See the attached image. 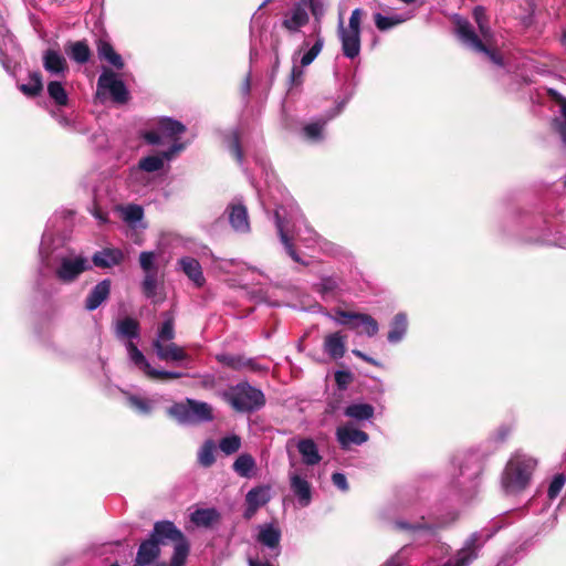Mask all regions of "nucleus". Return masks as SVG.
<instances>
[{
	"mask_svg": "<svg viewBox=\"0 0 566 566\" xmlns=\"http://www.w3.org/2000/svg\"><path fill=\"white\" fill-rule=\"evenodd\" d=\"M291 467L293 468L289 471L291 491L295 495L298 505L306 507L312 502V485L307 481V471L304 469L294 468L293 463H291Z\"/></svg>",
	"mask_w": 566,
	"mask_h": 566,
	"instance_id": "9d476101",
	"label": "nucleus"
},
{
	"mask_svg": "<svg viewBox=\"0 0 566 566\" xmlns=\"http://www.w3.org/2000/svg\"><path fill=\"white\" fill-rule=\"evenodd\" d=\"M97 53L99 59L105 60L115 69L122 70L124 67V61L122 56L114 50L113 45L108 41H98Z\"/></svg>",
	"mask_w": 566,
	"mask_h": 566,
	"instance_id": "72a5a7b5",
	"label": "nucleus"
},
{
	"mask_svg": "<svg viewBox=\"0 0 566 566\" xmlns=\"http://www.w3.org/2000/svg\"><path fill=\"white\" fill-rule=\"evenodd\" d=\"M46 91L49 97L54 102L56 106L67 105L69 95L60 78L56 81H50L48 83Z\"/></svg>",
	"mask_w": 566,
	"mask_h": 566,
	"instance_id": "37998d69",
	"label": "nucleus"
},
{
	"mask_svg": "<svg viewBox=\"0 0 566 566\" xmlns=\"http://www.w3.org/2000/svg\"><path fill=\"white\" fill-rule=\"evenodd\" d=\"M536 460L525 454H515L507 462L502 475V488L505 493L514 494L523 491L530 483Z\"/></svg>",
	"mask_w": 566,
	"mask_h": 566,
	"instance_id": "7ed1b4c3",
	"label": "nucleus"
},
{
	"mask_svg": "<svg viewBox=\"0 0 566 566\" xmlns=\"http://www.w3.org/2000/svg\"><path fill=\"white\" fill-rule=\"evenodd\" d=\"M554 124L562 143L566 146V101L560 106V117L556 118Z\"/></svg>",
	"mask_w": 566,
	"mask_h": 566,
	"instance_id": "6e6d98bb",
	"label": "nucleus"
},
{
	"mask_svg": "<svg viewBox=\"0 0 566 566\" xmlns=\"http://www.w3.org/2000/svg\"><path fill=\"white\" fill-rule=\"evenodd\" d=\"M222 399L235 411L250 413L261 409L265 403L263 392L247 381L231 386L221 392Z\"/></svg>",
	"mask_w": 566,
	"mask_h": 566,
	"instance_id": "20e7f679",
	"label": "nucleus"
},
{
	"mask_svg": "<svg viewBox=\"0 0 566 566\" xmlns=\"http://www.w3.org/2000/svg\"><path fill=\"white\" fill-rule=\"evenodd\" d=\"M168 413L181 424H197L213 419L212 407L203 401L187 398L185 402H176Z\"/></svg>",
	"mask_w": 566,
	"mask_h": 566,
	"instance_id": "423d86ee",
	"label": "nucleus"
},
{
	"mask_svg": "<svg viewBox=\"0 0 566 566\" xmlns=\"http://www.w3.org/2000/svg\"><path fill=\"white\" fill-rule=\"evenodd\" d=\"M407 326L408 322L405 313H398L395 315L390 323V331L387 336L388 342L391 344L399 343L406 335Z\"/></svg>",
	"mask_w": 566,
	"mask_h": 566,
	"instance_id": "c9c22d12",
	"label": "nucleus"
},
{
	"mask_svg": "<svg viewBox=\"0 0 566 566\" xmlns=\"http://www.w3.org/2000/svg\"><path fill=\"white\" fill-rule=\"evenodd\" d=\"M473 18L478 24L480 34L485 42H489L492 38V31L489 27V22L485 15L483 7H475L473 10Z\"/></svg>",
	"mask_w": 566,
	"mask_h": 566,
	"instance_id": "49530a36",
	"label": "nucleus"
},
{
	"mask_svg": "<svg viewBox=\"0 0 566 566\" xmlns=\"http://www.w3.org/2000/svg\"><path fill=\"white\" fill-rule=\"evenodd\" d=\"M217 360L232 369H241L243 367L254 368L251 359H244V357L240 355L221 354L217 356Z\"/></svg>",
	"mask_w": 566,
	"mask_h": 566,
	"instance_id": "a18cd8bd",
	"label": "nucleus"
},
{
	"mask_svg": "<svg viewBox=\"0 0 566 566\" xmlns=\"http://www.w3.org/2000/svg\"><path fill=\"white\" fill-rule=\"evenodd\" d=\"M184 376L182 373L179 371H168V370H159V369H151L149 378L151 379H177L181 378Z\"/></svg>",
	"mask_w": 566,
	"mask_h": 566,
	"instance_id": "052dcab7",
	"label": "nucleus"
},
{
	"mask_svg": "<svg viewBox=\"0 0 566 566\" xmlns=\"http://www.w3.org/2000/svg\"><path fill=\"white\" fill-rule=\"evenodd\" d=\"M300 223V227L297 228V235H301V224L304 226L305 232L308 234L307 238H304V240H312L315 243L319 244L321 249L333 256H340L344 254V249L331 241H327L323 238H321L312 228H310L306 224L305 218L303 214H300L294 223V227H296V223Z\"/></svg>",
	"mask_w": 566,
	"mask_h": 566,
	"instance_id": "412c9836",
	"label": "nucleus"
},
{
	"mask_svg": "<svg viewBox=\"0 0 566 566\" xmlns=\"http://www.w3.org/2000/svg\"><path fill=\"white\" fill-rule=\"evenodd\" d=\"M19 90L29 97L38 96L43 90L42 75L39 72L29 74V82L19 85Z\"/></svg>",
	"mask_w": 566,
	"mask_h": 566,
	"instance_id": "c03bdc74",
	"label": "nucleus"
},
{
	"mask_svg": "<svg viewBox=\"0 0 566 566\" xmlns=\"http://www.w3.org/2000/svg\"><path fill=\"white\" fill-rule=\"evenodd\" d=\"M226 143L229 150L233 154L237 161L242 165L243 164V153L240 146L239 133L237 130H232L227 137Z\"/></svg>",
	"mask_w": 566,
	"mask_h": 566,
	"instance_id": "3c124183",
	"label": "nucleus"
},
{
	"mask_svg": "<svg viewBox=\"0 0 566 566\" xmlns=\"http://www.w3.org/2000/svg\"><path fill=\"white\" fill-rule=\"evenodd\" d=\"M229 222L232 229L239 233L250 232V221L247 207L241 200H233L227 208Z\"/></svg>",
	"mask_w": 566,
	"mask_h": 566,
	"instance_id": "6ab92c4d",
	"label": "nucleus"
},
{
	"mask_svg": "<svg viewBox=\"0 0 566 566\" xmlns=\"http://www.w3.org/2000/svg\"><path fill=\"white\" fill-rule=\"evenodd\" d=\"M65 51L78 64H85L91 57V50L85 41L71 42L65 46Z\"/></svg>",
	"mask_w": 566,
	"mask_h": 566,
	"instance_id": "e433bc0d",
	"label": "nucleus"
},
{
	"mask_svg": "<svg viewBox=\"0 0 566 566\" xmlns=\"http://www.w3.org/2000/svg\"><path fill=\"white\" fill-rule=\"evenodd\" d=\"M3 45L4 46L10 45L12 50L17 49V44L14 42L13 35L8 30H4Z\"/></svg>",
	"mask_w": 566,
	"mask_h": 566,
	"instance_id": "69168bd1",
	"label": "nucleus"
},
{
	"mask_svg": "<svg viewBox=\"0 0 566 566\" xmlns=\"http://www.w3.org/2000/svg\"><path fill=\"white\" fill-rule=\"evenodd\" d=\"M411 18L410 14H392L382 15L381 13L374 14V21L378 30L388 31L394 27H397Z\"/></svg>",
	"mask_w": 566,
	"mask_h": 566,
	"instance_id": "58836bf2",
	"label": "nucleus"
},
{
	"mask_svg": "<svg viewBox=\"0 0 566 566\" xmlns=\"http://www.w3.org/2000/svg\"><path fill=\"white\" fill-rule=\"evenodd\" d=\"M248 566H274L270 559H261L260 557H249Z\"/></svg>",
	"mask_w": 566,
	"mask_h": 566,
	"instance_id": "0e129e2a",
	"label": "nucleus"
},
{
	"mask_svg": "<svg viewBox=\"0 0 566 566\" xmlns=\"http://www.w3.org/2000/svg\"><path fill=\"white\" fill-rule=\"evenodd\" d=\"M216 444L212 440H207L198 452L199 463L206 468L211 467L214 461Z\"/></svg>",
	"mask_w": 566,
	"mask_h": 566,
	"instance_id": "09e8293b",
	"label": "nucleus"
},
{
	"mask_svg": "<svg viewBox=\"0 0 566 566\" xmlns=\"http://www.w3.org/2000/svg\"><path fill=\"white\" fill-rule=\"evenodd\" d=\"M220 513L214 507L197 509L190 514V521L199 527H211L220 521Z\"/></svg>",
	"mask_w": 566,
	"mask_h": 566,
	"instance_id": "2f4dec72",
	"label": "nucleus"
},
{
	"mask_svg": "<svg viewBox=\"0 0 566 566\" xmlns=\"http://www.w3.org/2000/svg\"><path fill=\"white\" fill-rule=\"evenodd\" d=\"M296 448L305 465L314 467L322 461V455L313 439H300L296 443Z\"/></svg>",
	"mask_w": 566,
	"mask_h": 566,
	"instance_id": "cd10ccee",
	"label": "nucleus"
},
{
	"mask_svg": "<svg viewBox=\"0 0 566 566\" xmlns=\"http://www.w3.org/2000/svg\"><path fill=\"white\" fill-rule=\"evenodd\" d=\"M108 92L113 101L119 104L126 103L128 99V91L122 80L108 70H105L97 80V95Z\"/></svg>",
	"mask_w": 566,
	"mask_h": 566,
	"instance_id": "f8f14e48",
	"label": "nucleus"
},
{
	"mask_svg": "<svg viewBox=\"0 0 566 566\" xmlns=\"http://www.w3.org/2000/svg\"><path fill=\"white\" fill-rule=\"evenodd\" d=\"M375 409L369 403H352L344 410V415L355 420H369L374 417Z\"/></svg>",
	"mask_w": 566,
	"mask_h": 566,
	"instance_id": "79ce46f5",
	"label": "nucleus"
},
{
	"mask_svg": "<svg viewBox=\"0 0 566 566\" xmlns=\"http://www.w3.org/2000/svg\"><path fill=\"white\" fill-rule=\"evenodd\" d=\"M368 434L355 428L352 423H346L336 429V439L343 450H349L352 446H361L368 441Z\"/></svg>",
	"mask_w": 566,
	"mask_h": 566,
	"instance_id": "a211bd4d",
	"label": "nucleus"
},
{
	"mask_svg": "<svg viewBox=\"0 0 566 566\" xmlns=\"http://www.w3.org/2000/svg\"><path fill=\"white\" fill-rule=\"evenodd\" d=\"M349 378V374L344 371H337L335 374V379L338 386L344 387L347 384V379Z\"/></svg>",
	"mask_w": 566,
	"mask_h": 566,
	"instance_id": "338daca9",
	"label": "nucleus"
},
{
	"mask_svg": "<svg viewBox=\"0 0 566 566\" xmlns=\"http://www.w3.org/2000/svg\"><path fill=\"white\" fill-rule=\"evenodd\" d=\"M310 21V14L306 11L305 2H295L282 15L281 28L290 34H295L301 31Z\"/></svg>",
	"mask_w": 566,
	"mask_h": 566,
	"instance_id": "ddd939ff",
	"label": "nucleus"
},
{
	"mask_svg": "<svg viewBox=\"0 0 566 566\" xmlns=\"http://www.w3.org/2000/svg\"><path fill=\"white\" fill-rule=\"evenodd\" d=\"M128 402L132 408L136 409L142 415H148L153 410L151 401L138 396H129Z\"/></svg>",
	"mask_w": 566,
	"mask_h": 566,
	"instance_id": "864d4df0",
	"label": "nucleus"
},
{
	"mask_svg": "<svg viewBox=\"0 0 566 566\" xmlns=\"http://www.w3.org/2000/svg\"><path fill=\"white\" fill-rule=\"evenodd\" d=\"M337 34L344 56L350 60L357 57L360 53V33L345 31L344 20L339 17Z\"/></svg>",
	"mask_w": 566,
	"mask_h": 566,
	"instance_id": "f3484780",
	"label": "nucleus"
},
{
	"mask_svg": "<svg viewBox=\"0 0 566 566\" xmlns=\"http://www.w3.org/2000/svg\"><path fill=\"white\" fill-rule=\"evenodd\" d=\"M291 76H292V81L294 83H300L302 81L303 67H301V64L297 62V60H295V62H293Z\"/></svg>",
	"mask_w": 566,
	"mask_h": 566,
	"instance_id": "e2e57ef3",
	"label": "nucleus"
},
{
	"mask_svg": "<svg viewBox=\"0 0 566 566\" xmlns=\"http://www.w3.org/2000/svg\"><path fill=\"white\" fill-rule=\"evenodd\" d=\"M111 293V280L105 279L97 283L93 290L90 292L85 300V308L87 311L96 310Z\"/></svg>",
	"mask_w": 566,
	"mask_h": 566,
	"instance_id": "c85d7f7f",
	"label": "nucleus"
},
{
	"mask_svg": "<svg viewBox=\"0 0 566 566\" xmlns=\"http://www.w3.org/2000/svg\"><path fill=\"white\" fill-rule=\"evenodd\" d=\"M150 538L156 541L157 544H164L166 541H178L186 539L182 532L170 521L156 522L150 535Z\"/></svg>",
	"mask_w": 566,
	"mask_h": 566,
	"instance_id": "aec40b11",
	"label": "nucleus"
},
{
	"mask_svg": "<svg viewBox=\"0 0 566 566\" xmlns=\"http://www.w3.org/2000/svg\"><path fill=\"white\" fill-rule=\"evenodd\" d=\"M363 327V332L369 336H375L379 331L377 321L368 314L357 313L356 318L350 324L352 329H358Z\"/></svg>",
	"mask_w": 566,
	"mask_h": 566,
	"instance_id": "a19ab883",
	"label": "nucleus"
},
{
	"mask_svg": "<svg viewBox=\"0 0 566 566\" xmlns=\"http://www.w3.org/2000/svg\"><path fill=\"white\" fill-rule=\"evenodd\" d=\"M271 500V489L269 485H258L252 488L245 495V505H253L258 509L266 505Z\"/></svg>",
	"mask_w": 566,
	"mask_h": 566,
	"instance_id": "f704fd0d",
	"label": "nucleus"
},
{
	"mask_svg": "<svg viewBox=\"0 0 566 566\" xmlns=\"http://www.w3.org/2000/svg\"><path fill=\"white\" fill-rule=\"evenodd\" d=\"M178 265L195 286L202 287L205 285L206 279L202 273V268L197 259L192 256H182L178 260Z\"/></svg>",
	"mask_w": 566,
	"mask_h": 566,
	"instance_id": "b1692460",
	"label": "nucleus"
},
{
	"mask_svg": "<svg viewBox=\"0 0 566 566\" xmlns=\"http://www.w3.org/2000/svg\"><path fill=\"white\" fill-rule=\"evenodd\" d=\"M48 240L49 234L44 232L40 245L41 262L48 268L54 266L55 276L61 282L71 283L90 269L88 260L81 254L66 250L50 251Z\"/></svg>",
	"mask_w": 566,
	"mask_h": 566,
	"instance_id": "f257e3e1",
	"label": "nucleus"
},
{
	"mask_svg": "<svg viewBox=\"0 0 566 566\" xmlns=\"http://www.w3.org/2000/svg\"><path fill=\"white\" fill-rule=\"evenodd\" d=\"M115 334L118 338L136 339L139 337V323L132 318L125 317L116 322Z\"/></svg>",
	"mask_w": 566,
	"mask_h": 566,
	"instance_id": "473e14b6",
	"label": "nucleus"
},
{
	"mask_svg": "<svg viewBox=\"0 0 566 566\" xmlns=\"http://www.w3.org/2000/svg\"><path fill=\"white\" fill-rule=\"evenodd\" d=\"M323 348L332 359L343 358L346 352V336L340 332L326 335Z\"/></svg>",
	"mask_w": 566,
	"mask_h": 566,
	"instance_id": "a878e982",
	"label": "nucleus"
},
{
	"mask_svg": "<svg viewBox=\"0 0 566 566\" xmlns=\"http://www.w3.org/2000/svg\"><path fill=\"white\" fill-rule=\"evenodd\" d=\"M219 448L226 455L233 454L241 448V438L237 434L223 437L219 441Z\"/></svg>",
	"mask_w": 566,
	"mask_h": 566,
	"instance_id": "8fccbe9b",
	"label": "nucleus"
},
{
	"mask_svg": "<svg viewBox=\"0 0 566 566\" xmlns=\"http://www.w3.org/2000/svg\"><path fill=\"white\" fill-rule=\"evenodd\" d=\"M256 463L253 457L249 453H242L240 454L235 461L233 462V471L242 476V478H250L252 476L254 470H255Z\"/></svg>",
	"mask_w": 566,
	"mask_h": 566,
	"instance_id": "ea45409f",
	"label": "nucleus"
},
{
	"mask_svg": "<svg viewBox=\"0 0 566 566\" xmlns=\"http://www.w3.org/2000/svg\"><path fill=\"white\" fill-rule=\"evenodd\" d=\"M516 562V558H514L512 555L506 554L501 558V560L497 563L496 566H513Z\"/></svg>",
	"mask_w": 566,
	"mask_h": 566,
	"instance_id": "774afa93",
	"label": "nucleus"
},
{
	"mask_svg": "<svg viewBox=\"0 0 566 566\" xmlns=\"http://www.w3.org/2000/svg\"><path fill=\"white\" fill-rule=\"evenodd\" d=\"M347 101L338 103V105L323 118H318L306 124L302 129V135L305 139L312 143L321 142L324 138V128L328 120L336 117L345 107Z\"/></svg>",
	"mask_w": 566,
	"mask_h": 566,
	"instance_id": "4468645a",
	"label": "nucleus"
},
{
	"mask_svg": "<svg viewBox=\"0 0 566 566\" xmlns=\"http://www.w3.org/2000/svg\"><path fill=\"white\" fill-rule=\"evenodd\" d=\"M139 265L144 275L148 273H159L157 265V253L154 251H143L139 254Z\"/></svg>",
	"mask_w": 566,
	"mask_h": 566,
	"instance_id": "de8ad7c7",
	"label": "nucleus"
},
{
	"mask_svg": "<svg viewBox=\"0 0 566 566\" xmlns=\"http://www.w3.org/2000/svg\"><path fill=\"white\" fill-rule=\"evenodd\" d=\"M140 289L146 298L153 302H159L164 300V275L159 273H148L144 275Z\"/></svg>",
	"mask_w": 566,
	"mask_h": 566,
	"instance_id": "4be33fe9",
	"label": "nucleus"
},
{
	"mask_svg": "<svg viewBox=\"0 0 566 566\" xmlns=\"http://www.w3.org/2000/svg\"><path fill=\"white\" fill-rule=\"evenodd\" d=\"M455 34L460 41L473 51L484 53L496 65H502V57L494 51L486 48L483 41L475 33L472 24L464 18L455 14L453 18Z\"/></svg>",
	"mask_w": 566,
	"mask_h": 566,
	"instance_id": "0eeeda50",
	"label": "nucleus"
},
{
	"mask_svg": "<svg viewBox=\"0 0 566 566\" xmlns=\"http://www.w3.org/2000/svg\"><path fill=\"white\" fill-rule=\"evenodd\" d=\"M408 518L401 517L394 521L392 526L397 531L408 532L415 541L428 543L436 538L437 531L441 526L437 523L424 521V515L417 507H406Z\"/></svg>",
	"mask_w": 566,
	"mask_h": 566,
	"instance_id": "39448f33",
	"label": "nucleus"
},
{
	"mask_svg": "<svg viewBox=\"0 0 566 566\" xmlns=\"http://www.w3.org/2000/svg\"><path fill=\"white\" fill-rule=\"evenodd\" d=\"M184 148V144H175L171 145L168 150L163 151L160 155H153L142 158L136 167L130 168L129 176L133 178L140 171L155 172L161 170L165 161L172 159V157Z\"/></svg>",
	"mask_w": 566,
	"mask_h": 566,
	"instance_id": "9b49d317",
	"label": "nucleus"
},
{
	"mask_svg": "<svg viewBox=\"0 0 566 566\" xmlns=\"http://www.w3.org/2000/svg\"><path fill=\"white\" fill-rule=\"evenodd\" d=\"M156 356L164 361H184L189 359V355L184 347L174 342L159 345L154 348Z\"/></svg>",
	"mask_w": 566,
	"mask_h": 566,
	"instance_id": "bb28decb",
	"label": "nucleus"
},
{
	"mask_svg": "<svg viewBox=\"0 0 566 566\" xmlns=\"http://www.w3.org/2000/svg\"><path fill=\"white\" fill-rule=\"evenodd\" d=\"M164 321L158 327L155 339L153 340V348L157 347L158 344H167L174 340L176 336L175 332V318L172 314L166 312L163 314Z\"/></svg>",
	"mask_w": 566,
	"mask_h": 566,
	"instance_id": "c756f323",
	"label": "nucleus"
},
{
	"mask_svg": "<svg viewBox=\"0 0 566 566\" xmlns=\"http://www.w3.org/2000/svg\"><path fill=\"white\" fill-rule=\"evenodd\" d=\"M123 217L125 221L136 223L144 217L143 208L137 205H129L123 209Z\"/></svg>",
	"mask_w": 566,
	"mask_h": 566,
	"instance_id": "5fc2aeb1",
	"label": "nucleus"
},
{
	"mask_svg": "<svg viewBox=\"0 0 566 566\" xmlns=\"http://www.w3.org/2000/svg\"><path fill=\"white\" fill-rule=\"evenodd\" d=\"M160 556V547L156 541L149 538L139 545L134 566H148L155 563ZM155 566H166L164 563H157Z\"/></svg>",
	"mask_w": 566,
	"mask_h": 566,
	"instance_id": "5701e85b",
	"label": "nucleus"
},
{
	"mask_svg": "<svg viewBox=\"0 0 566 566\" xmlns=\"http://www.w3.org/2000/svg\"><path fill=\"white\" fill-rule=\"evenodd\" d=\"M301 2L306 3V11L311 10L312 14L315 18L322 17L324 14L325 8L323 0H300Z\"/></svg>",
	"mask_w": 566,
	"mask_h": 566,
	"instance_id": "bf43d9fd",
	"label": "nucleus"
},
{
	"mask_svg": "<svg viewBox=\"0 0 566 566\" xmlns=\"http://www.w3.org/2000/svg\"><path fill=\"white\" fill-rule=\"evenodd\" d=\"M324 43H325L324 38L321 35L319 30H317L315 32L314 43L311 44L308 39L304 40L300 50L293 54V56H292L293 62H295V60H297V62L301 64V67L308 66L310 64L313 63V61L322 52Z\"/></svg>",
	"mask_w": 566,
	"mask_h": 566,
	"instance_id": "2eb2a0df",
	"label": "nucleus"
},
{
	"mask_svg": "<svg viewBox=\"0 0 566 566\" xmlns=\"http://www.w3.org/2000/svg\"><path fill=\"white\" fill-rule=\"evenodd\" d=\"M274 220L275 226L277 229V233L280 237V240L282 244L285 248L286 253L291 256V259L302 265H307V262L301 259L296 250L294 249V245L292 243V238L289 237L286 226L284 223V220L282 218L280 209H275L274 211Z\"/></svg>",
	"mask_w": 566,
	"mask_h": 566,
	"instance_id": "393cba45",
	"label": "nucleus"
},
{
	"mask_svg": "<svg viewBox=\"0 0 566 566\" xmlns=\"http://www.w3.org/2000/svg\"><path fill=\"white\" fill-rule=\"evenodd\" d=\"M255 541L263 548L268 549L270 558H277L281 555V528L275 523H263L255 527Z\"/></svg>",
	"mask_w": 566,
	"mask_h": 566,
	"instance_id": "1a4fd4ad",
	"label": "nucleus"
},
{
	"mask_svg": "<svg viewBox=\"0 0 566 566\" xmlns=\"http://www.w3.org/2000/svg\"><path fill=\"white\" fill-rule=\"evenodd\" d=\"M458 475L452 480V488L463 499L469 500L478 492L483 471L481 458L471 452L457 460Z\"/></svg>",
	"mask_w": 566,
	"mask_h": 566,
	"instance_id": "f03ea898",
	"label": "nucleus"
},
{
	"mask_svg": "<svg viewBox=\"0 0 566 566\" xmlns=\"http://www.w3.org/2000/svg\"><path fill=\"white\" fill-rule=\"evenodd\" d=\"M327 317L333 319L336 324L347 325L350 327L352 322L355 321L357 313L347 312L340 308L334 311V314H326Z\"/></svg>",
	"mask_w": 566,
	"mask_h": 566,
	"instance_id": "603ef678",
	"label": "nucleus"
},
{
	"mask_svg": "<svg viewBox=\"0 0 566 566\" xmlns=\"http://www.w3.org/2000/svg\"><path fill=\"white\" fill-rule=\"evenodd\" d=\"M123 259L124 254L119 249H104L96 252L92 261L98 268L108 269L118 265Z\"/></svg>",
	"mask_w": 566,
	"mask_h": 566,
	"instance_id": "7c9ffc66",
	"label": "nucleus"
},
{
	"mask_svg": "<svg viewBox=\"0 0 566 566\" xmlns=\"http://www.w3.org/2000/svg\"><path fill=\"white\" fill-rule=\"evenodd\" d=\"M565 482H566V476L564 474H557L554 476V479L549 483L548 491H547L548 497L551 500H554L559 494L563 486L565 485Z\"/></svg>",
	"mask_w": 566,
	"mask_h": 566,
	"instance_id": "4d7b16f0",
	"label": "nucleus"
},
{
	"mask_svg": "<svg viewBox=\"0 0 566 566\" xmlns=\"http://www.w3.org/2000/svg\"><path fill=\"white\" fill-rule=\"evenodd\" d=\"M361 15L363 10L359 8L355 9L349 17L348 27H345V31L360 33Z\"/></svg>",
	"mask_w": 566,
	"mask_h": 566,
	"instance_id": "13d9d810",
	"label": "nucleus"
},
{
	"mask_svg": "<svg viewBox=\"0 0 566 566\" xmlns=\"http://www.w3.org/2000/svg\"><path fill=\"white\" fill-rule=\"evenodd\" d=\"M332 482L337 489H339L343 492L348 490L347 479L345 474L340 472H335L332 474Z\"/></svg>",
	"mask_w": 566,
	"mask_h": 566,
	"instance_id": "680f3d73",
	"label": "nucleus"
},
{
	"mask_svg": "<svg viewBox=\"0 0 566 566\" xmlns=\"http://www.w3.org/2000/svg\"><path fill=\"white\" fill-rule=\"evenodd\" d=\"M126 349L128 353L129 360L144 374L149 377L150 370L154 369L151 365L148 363L144 354L138 349V347L130 340L126 343Z\"/></svg>",
	"mask_w": 566,
	"mask_h": 566,
	"instance_id": "4c0bfd02",
	"label": "nucleus"
},
{
	"mask_svg": "<svg viewBox=\"0 0 566 566\" xmlns=\"http://www.w3.org/2000/svg\"><path fill=\"white\" fill-rule=\"evenodd\" d=\"M43 69L53 77L65 78L69 72V65L61 51L48 49L42 55Z\"/></svg>",
	"mask_w": 566,
	"mask_h": 566,
	"instance_id": "dca6fc26",
	"label": "nucleus"
},
{
	"mask_svg": "<svg viewBox=\"0 0 566 566\" xmlns=\"http://www.w3.org/2000/svg\"><path fill=\"white\" fill-rule=\"evenodd\" d=\"M186 127L178 120L171 118H161L158 122L155 130H149L144 134V139L150 145H164L166 143L180 144L179 137L184 134Z\"/></svg>",
	"mask_w": 566,
	"mask_h": 566,
	"instance_id": "6e6552de",
	"label": "nucleus"
}]
</instances>
